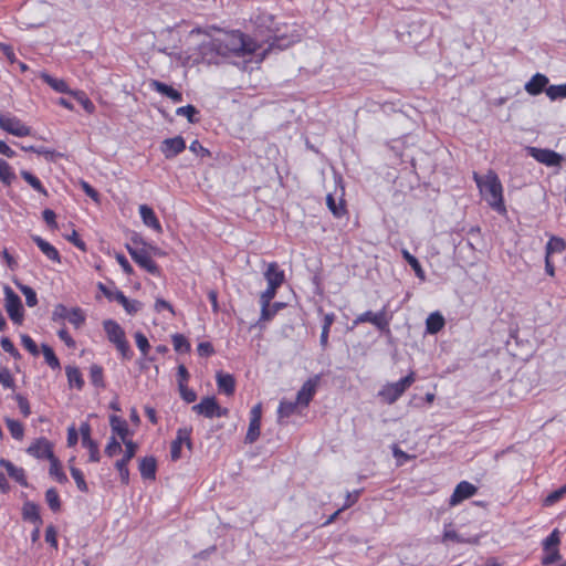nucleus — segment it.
Returning <instances> with one entry per match:
<instances>
[{
    "label": "nucleus",
    "mask_w": 566,
    "mask_h": 566,
    "mask_svg": "<svg viewBox=\"0 0 566 566\" xmlns=\"http://www.w3.org/2000/svg\"><path fill=\"white\" fill-rule=\"evenodd\" d=\"M560 543V536L559 531L554 530L543 542V548L544 549H553L558 548V545Z\"/></svg>",
    "instance_id": "5fc2aeb1"
},
{
    "label": "nucleus",
    "mask_w": 566,
    "mask_h": 566,
    "mask_svg": "<svg viewBox=\"0 0 566 566\" xmlns=\"http://www.w3.org/2000/svg\"><path fill=\"white\" fill-rule=\"evenodd\" d=\"M326 203H327L328 209L332 211V213L335 217L339 218V217H342L345 213V207H344L343 201H340L337 205L335 198L333 197V195H331V193L327 195Z\"/></svg>",
    "instance_id": "864d4df0"
},
{
    "label": "nucleus",
    "mask_w": 566,
    "mask_h": 566,
    "mask_svg": "<svg viewBox=\"0 0 566 566\" xmlns=\"http://www.w3.org/2000/svg\"><path fill=\"white\" fill-rule=\"evenodd\" d=\"M444 325V317L439 312L431 313L426 319V331L431 335L439 333Z\"/></svg>",
    "instance_id": "cd10ccee"
},
{
    "label": "nucleus",
    "mask_w": 566,
    "mask_h": 566,
    "mask_svg": "<svg viewBox=\"0 0 566 566\" xmlns=\"http://www.w3.org/2000/svg\"><path fill=\"white\" fill-rule=\"evenodd\" d=\"M216 379L219 391L224 392L227 396L233 395L235 390V380L232 375L219 371L217 373Z\"/></svg>",
    "instance_id": "a878e982"
},
{
    "label": "nucleus",
    "mask_w": 566,
    "mask_h": 566,
    "mask_svg": "<svg viewBox=\"0 0 566 566\" xmlns=\"http://www.w3.org/2000/svg\"><path fill=\"white\" fill-rule=\"evenodd\" d=\"M298 406H300V403L297 402V400H295V401L282 400L277 408L279 419L281 420L283 418L291 417L292 415H294L296 412V409Z\"/></svg>",
    "instance_id": "72a5a7b5"
},
{
    "label": "nucleus",
    "mask_w": 566,
    "mask_h": 566,
    "mask_svg": "<svg viewBox=\"0 0 566 566\" xmlns=\"http://www.w3.org/2000/svg\"><path fill=\"white\" fill-rule=\"evenodd\" d=\"M22 515L25 521H29L34 525L42 524V520L39 513V506L33 502L24 503L22 509Z\"/></svg>",
    "instance_id": "c756f323"
},
{
    "label": "nucleus",
    "mask_w": 566,
    "mask_h": 566,
    "mask_svg": "<svg viewBox=\"0 0 566 566\" xmlns=\"http://www.w3.org/2000/svg\"><path fill=\"white\" fill-rule=\"evenodd\" d=\"M70 472L76 483L77 489L82 492L87 493L88 486H87V483L85 482L83 472L75 467H71Z\"/></svg>",
    "instance_id": "3c124183"
},
{
    "label": "nucleus",
    "mask_w": 566,
    "mask_h": 566,
    "mask_svg": "<svg viewBox=\"0 0 566 566\" xmlns=\"http://www.w3.org/2000/svg\"><path fill=\"white\" fill-rule=\"evenodd\" d=\"M157 462L154 457H145L139 462L140 475L145 480H154L156 478Z\"/></svg>",
    "instance_id": "bb28decb"
},
{
    "label": "nucleus",
    "mask_w": 566,
    "mask_h": 566,
    "mask_svg": "<svg viewBox=\"0 0 566 566\" xmlns=\"http://www.w3.org/2000/svg\"><path fill=\"white\" fill-rule=\"evenodd\" d=\"M4 301H6V311L9 317L15 324H21L23 321V306L21 298L9 286L4 287Z\"/></svg>",
    "instance_id": "423d86ee"
},
{
    "label": "nucleus",
    "mask_w": 566,
    "mask_h": 566,
    "mask_svg": "<svg viewBox=\"0 0 566 566\" xmlns=\"http://www.w3.org/2000/svg\"><path fill=\"white\" fill-rule=\"evenodd\" d=\"M90 378L96 388L105 387L103 368L99 365L94 364L90 367Z\"/></svg>",
    "instance_id": "58836bf2"
},
{
    "label": "nucleus",
    "mask_w": 566,
    "mask_h": 566,
    "mask_svg": "<svg viewBox=\"0 0 566 566\" xmlns=\"http://www.w3.org/2000/svg\"><path fill=\"white\" fill-rule=\"evenodd\" d=\"M98 289L109 301L118 302L125 308L126 313L129 315L136 314L143 307V304L139 301L129 300L128 297L125 296V294L122 291L117 289L109 290L103 283H98Z\"/></svg>",
    "instance_id": "20e7f679"
},
{
    "label": "nucleus",
    "mask_w": 566,
    "mask_h": 566,
    "mask_svg": "<svg viewBox=\"0 0 566 566\" xmlns=\"http://www.w3.org/2000/svg\"><path fill=\"white\" fill-rule=\"evenodd\" d=\"M122 450V444L114 437H112L105 448V454L112 458L119 454Z\"/></svg>",
    "instance_id": "052dcab7"
},
{
    "label": "nucleus",
    "mask_w": 566,
    "mask_h": 566,
    "mask_svg": "<svg viewBox=\"0 0 566 566\" xmlns=\"http://www.w3.org/2000/svg\"><path fill=\"white\" fill-rule=\"evenodd\" d=\"M361 323H370L380 332H389L390 317L387 315L386 307H384L377 313L364 312L354 319V325Z\"/></svg>",
    "instance_id": "39448f33"
},
{
    "label": "nucleus",
    "mask_w": 566,
    "mask_h": 566,
    "mask_svg": "<svg viewBox=\"0 0 566 566\" xmlns=\"http://www.w3.org/2000/svg\"><path fill=\"white\" fill-rule=\"evenodd\" d=\"M27 452L36 459H48L51 461L56 458L53 453V444L46 438L35 439L28 447Z\"/></svg>",
    "instance_id": "9b49d317"
},
{
    "label": "nucleus",
    "mask_w": 566,
    "mask_h": 566,
    "mask_svg": "<svg viewBox=\"0 0 566 566\" xmlns=\"http://www.w3.org/2000/svg\"><path fill=\"white\" fill-rule=\"evenodd\" d=\"M474 180L480 188L486 202L497 212H505V206L503 201V189L501 181L495 172L489 171L488 175L482 179L478 174H474Z\"/></svg>",
    "instance_id": "f03ea898"
},
{
    "label": "nucleus",
    "mask_w": 566,
    "mask_h": 566,
    "mask_svg": "<svg viewBox=\"0 0 566 566\" xmlns=\"http://www.w3.org/2000/svg\"><path fill=\"white\" fill-rule=\"evenodd\" d=\"M527 153L535 160L548 167H558L563 161V156L552 149L527 147Z\"/></svg>",
    "instance_id": "6e6552de"
},
{
    "label": "nucleus",
    "mask_w": 566,
    "mask_h": 566,
    "mask_svg": "<svg viewBox=\"0 0 566 566\" xmlns=\"http://www.w3.org/2000/svg\"><path fill=\"white\" fill-rule=\"evenodd\" d=\"M401 254H402L403 259L408 262V264L415 271L416 276L420 280H424L426 274H424V271H423L420 262L418 261V259L416 256H413L412 254H410L409 251L406 249H403L401 251Z\"/></svg>",
    "instance_id": "473e14b6"
},
{
    "label": "nucleus",
    "mask_w": 566,
    "mask_h": 566,
    "mask_svg": "<svg viewBox=\"0 0 566 566\" xmlns=\"http://www.w3.org/2000/svg\"><path fill=\"white\" fill-rule=\"evenodd\" d=\"M546 95L552 99L566 98V83L560 85H551L546 90Z\"/></svg>",
    "instance_id": "09e8293b"
},
{
    "label": "nucleus",
    "mask_w": 566,
    "mask_h": 566,
    "mask_svg": "<svg viewBox=\"0 0 566 566\" xmlns=\"http://www.w3.org/2000/svg\"><path fill=\"white\" fill-rule=\"evenodd\" d=\"M41 348H42V353H43V356H44V359H45V363L52 368V369H57L60 368V360L59 358L56 357V355L54 354L53 349L46 345V344H42L41 345Z\"/></svg>",
    "instance_id": "a19ab883"
},
{
    "label": "nucleus",
    "mask_w": 566,
    "mask_h": 566,
    "mask_svg": "<svg viewBox=\"0 0 566 566\" xmlns=\"http://www.w3.org/2000/svg\"><path fill=\"white\" fill-rule=\"evenodd\" d=\"M0 465L4 468L10 478L15 480L20 485L28 486L25 473L22 468L15 467L11 461L0 458Z\"/></svg>",
    "instance_id": "b1692460"
},
{
    "label": "nucleus",
    "mask_w": 566,
    "mask_h": 566,
    "mask_svg": "<svg viewBox=\"0 0 566 566\" xmlns=\"http://www.w3.org/2000/svg\"><path fill=\"white\" fill-rule=\"evenodd\" d=\"M186 149V142L181 136L166 138L160 144V151L166 159H172Z\"/></svg>",
    "instance_id": "ddd939ff"
},
{
    "label": "nucleus",
    "mask_w": 566,
    "mask_h": 566,
    "mask_svg": "<svg viewBox=\"0 0 566 566\" xmlns=\"http://www.w3.org/2000/svg\"><path fill=\"white\" fill-rule=\"evenodd\" d=\"M443 542L452 541L457 543H468V544H475L478 543V537H463L459 533H457L454 530L446 528L443 532Z\"/></svg>",
    "instance_id": "c9c22d12"
},
{
    "label": "nucleus",
    "mask_w": 566,
    "mask_h": 566,
    "mask_svg": "<svg viewBox=\"0 0 566 566\" xmlns=\"http://www.w3.org/2000/svg\"><path fill=\"white\" fill-rule=\"evenodd\" d=\"M21 343L23 347L33 356L39 354V348L35 342L27 334L21 335Z\"/></svg>",
    "instance_id": "e2e57ef3"
},
{
    "label": "nucleus",
    "mask_w": 566,
    "mask_h": 566,
    "mask_svg": "<svg viewBox=\"0 0 566 566\" xmlns=\"http://www.w3.org/2000/svg\"><path fill=\"white\" fill-rule=\"evenodd\" d=\"M0 384L4 388H13L14 387V380L10 374V370L8 368H0Z\"/></svg>",
    "instance_id": "69168bd1"
},
{
    "label": "nucleus",
    "mask_w": 566,
    "mask_h": 566,
    "mask_svg": "<svg viewBox=\"0 0 566 566\" xmlns=\"http://www.w3.org/2000/svg\"><path fill=\"white\" fill-rule=\"evenodd\" d=\"M14 179L15 175L10 165L0 158V180L6 185H10Z\"/></svg>",
    "instance_id": "c03bdc74"
},
{
    "label": "nucleus",
    "mask_w": 566,
    "mask_h": 566,
    "mask_svg": "<svg viewBox=\"0 0 566 566\" xmlns=\"http://www.w3.org/2000/svg\"><path fill=\"white\" fill-rule=\"evenodd\" d=\"M413 381L415 375L413 373H410L400 380L384 386V388L379 391V396L382 397L387 403L391 405L402 396V394L413 384Z\"/></svg>",
    "instance_id": "7ed1b4c3"
},
{
    "label": "nucleus",
    "mask_w": 566,
    "mask_h": 566,
    "mask_svg": "<svg viewBox=\"0 0 566 566\" xmlns=\"http://www.w3.org/2000/svg\"><path fill=\"white\" fill-rule=\"evenodd\" d=\"M70 95H73L88 114L94 113L95 106L83 91H73Z\"/></svg>",
    "instance_id": "a18cd8bd"
},
{
    "label": "nucleus",
    "mask_w": 566,
    "mask_h": 566,
    "mask_svg": "<svg viewBox=\"0 0 566 566\" xmlns=\"http://www.w3.org/2000/svg\"><path fill=\"white\" fill-rule=\"evenodd\" d=\"M277 289V286L268 285V289L262 292L260 296L261 307H265L271 303V301L275 297Z\"/></svg>",
    "instance_id": "13d9d810"
},
{
    "label": "nucleus",
    "mask_w": 566,
    "mask_h": 566,
    "mask_svg": "<svg viewBox=\"0 0 566 566\" xmlns=\"http://www.w3.org/2000/svg\"><path fill=\"white\" fill-rule=\"evenodd\" d=\"M65 374H66L70 387H75L78 390H81L84 387V379H83L82 374L77 367L66 366Z\"/></svg>",
    "instance_id": "7c9ffc66"
},
{
    "label": "nucleus",
    "mask_w": 566,
    "mask_h": 566,
    "mask_svg": "<svg viewBox=\"0 0 566 566\" xmlns=\"http://www.w3.org/2000/svg\"><path fill=\"white\" fill-rule=\"evenodd\" d=\"M6 423H7V427L12 436V438L17 439V440H21L24 436V428H23V424L18 421V420H14V419H10L8 418L6 420Z\"/></svg>",
    "instance_id": "37998d69"
},
{
    "label": "nucleus",
    "mask_w": 566,
    "mask_h": 566,
    "mask_svg": "<svg viewBox=\"0 0 566 566\" xmlns=\"http://www.w3.org/2000/svg\"><path fill=\"white\" fill-rule=\"evenodd\" d=\"M283 307H284V303H281V302H276L273 305H271V303H270L268 306L261 307L260 321L268 322V321L272 319L275 316V314Z\"/></svg>",
    "instance_id": "79ce46f5"
},
{
    "label": "nucleus",
    "mask_w": 566,
    "mask_h": 566,
    "mask_svg": "<svg viewBox=\"0 0 566 566\" xmlns=\"http://www.w3.org/2000/svg\"><path fill=\"white\" fill-rule=\"evenodd\" d=\"M32 240L48 259L57 263L61 262L59 251L51 243H49L39 235H33Z\"/></svg>",
    "instance_id": "393cba45"
},
{
    "label": "nucleus",
    "mask_w": 566,
    "mask_h": 566,
    "mask_svg": "<svg viewBox=\"0 0 566 566\" xmlns=\"http://www.w3.org/2000/svg\"><path fill=\"white\" fill-rule=\"evenodd\" d=\"M41 77L49 86H51L54 91L59 93H73V91L69 88V85L64 80L55 78L46 73H43Z\"/></svg>",
    "instance_id": "2f4dec72"
},
{
    "label": "nucleus",
    "mask_w": 566,
    "mask_h": 566,
    "mask_svg": "<svg viewBox=\"0 0 566 566\" xmlns=\"http://www.w3.org/2000/svg\"><path fill=\"white\" fill-rule=\"evenodd\" d=\"M172 345L176 352L187 353L190 350V344L187 338L181 334L172 335Z\"/></svg>",
    "instance_id": "603ef678"
},
{
    "label": "nucleus",
    "mask_w": 566,
    "mask_h": 566,
    "mask_svg": "<svg viewBox=\"0 0 566 566\" xmlns=\"http://www.w3.org/2000/svg\"><path fill=\"white\" fill-rule=\"evenodd\" d=\"M45 500L49 507L53 512H57L61 509V501L57 491L54 488L49 489L45 492Z\"/></svg>",
    "instance_id": "de8ad7c7"
},
{
    "label": "nucleus",
    "mask_w": 566,
    "mask_h": 566,
    "mask_svg": "<svg viewBox=\"0 0 566 566\" xmlns=\"http://www.w3.org/2000/svg\"><path fill=\"white\" fill-rule=\"evenodd\" d=\"M298 34L275 33L266 49L256 43L249 35L240 31L219 32L200 45V54L208 63L218 64L220 59L243 57L258 55L262 61L265 54L274 49L284 50L298 41Z\"/></svg>",
    "instance_id": "f257e3e1"
},
{
    "label": "nucleus",
    "mask_w": 566,
    "mask_h": 566,
    "mask_svg": "<svg viewBox=\"0 0 566 566\" xmlns=\"http://www.w3.org/2000/svg\"><path fill=\"white\" fill-rule=\"evenodd\" d=\"M126 249L132 256V259L143 269H145L148 273L153 275L159 274V266L156 262L150 258L148 252L144 248L133 247L132 244H126Z\"/></svg>",
    "instance_id": "0eeeda50"
},
{
    "label": "nucleus",
    "mask_w": 566,
    "mask_h": 566,
    "mask_svg": "<svg viewBox=\"0 0 566 566\" xmlns=\"http://www.w3.org/2000/svg\"><path fill=\"white\" fill-rule=\"evenodd\" d=\"M103 327L107 335L108 340L111 343H113L114 345L126 339L125 332L117 322H115L113 319H106L103 323Z\"/></svg>",
    "instance_id": "6ab92c4d"
},
{
    "label": "nucleus",
    "mask_w": 566,
    "mask_h": 566,
    "mask_svg": "<svg viewBox=\"0 0 566 566\" xmlns=\"http://www.w3.org/2000/svg\"><path fill=\"white\" fill-rule=\"evenodd\" d=\"M566 248L565 241L558 237H552L545 247V255L551 256L553 253H562Z\"/></svg>",
    "instance_id": "f704fd0d"
},
{
    "label": "nucleus",
    "mask_w": 566,
    "mask_h": 566,
    "mask_svg": "<svg viewBox=\"0 0 566 566\" xmlns=\"http://www.w3.org/2000/svg\"><path fill=\"white\" fill-rule=\"evenodd\" d=\"M0 128L18 137L29 136L30 127L15 116L0 114Z\"/></svg>",
    "instance_id": "9d476101"
},
{
    "label": "nucleus",
    "mask_w": 566,
    "mask_h": 566,
    "mask_svg": "<svg viewBox=\"0 0 566 566\" xmlns=\"http://www.w3.org/2000/svg\"><path fill=\"white\" fill-rule=\"evenodd\" d=\"M135 340H136V345L139 348V350L142 352V354L144 356H146L148 350L150 349V345H149L147 337L143 333L137 332L135 334Z\"/></svg>",
    "instance_id": "0e129e2a"
},
{
    "label": "nucleus",
    "mask_w": 566,
    "mask_h": 566,
    "mask_svg": "<svg viewBox=\"0 0 566 566\" xmlns=\"http://www.w3.org/2000/svg\"><path fill=\"white\" fill-rule=\"evenodd\" d=\"M392 454L394 457L397 459V464L398 465H402L405 464L408 460L411 459V455H409L408 453L403 452L401 449H399L396 444L392 447Z\"/></svg>",
    "instance_id": "774afa93"
},
{
    "label": "nucleus",
    "mask_w": 566,
    "mask_h": 566,
    "mask_svg": "<svg viewBox=\"0 0 566 566\" xmlns=\"http://www.w3.org/2000/svg\"><path fill=\"white\" fill-rule=\"evenodd\" d=\"M18 289L25 296V303L29 307H34L38 304V297L35 291L24 284L17 283Z\"/></svg>",
    "instance_id": "49530a36"
},
{
    "label": "nucleus",
    "mask_w": 566,
    "mask_h": 566,
    "mask_svg": "<svg viewBox=\"0 0 566 566\" xmlns=\"http://www.w3.org/2000/svg\"><path fill=\"white\" fill-rule=\"evenodd\" d=\"M0 345L2 347V349L10 354L13 358L15 359H19L21 357L20 353L18 352V349L14 347L13 343L10 340V338L8 337H2L0 339Z\"/></svg>",
    "instance_id": "bf43d9fd"
},
{
    "label": "nucleus",
    "mask_w": 566,
    "mask_h": 566,
    "mask_svg": "<svg viewBox=\"0 0 566 566\" xmlns=\"http://www.w3.org/2000/svg\"><path fill=\"white\" fill-rule=\"evenodd\" d=\"M14 398L18 402V407H19L21 413L24 417H29L31 415V408H30V403H29L28 399L20 394L15 395Z\"/></svg>",
    "instance_id": "338daca9"
},
{
    "label": "nucleus",
    "mask_w": 566,
    "mask_h": 566,
    "mask_svg": "<svg viewBox=\"0 0 566 566\" xmlns=\"http://www.w3.org/2000/svg\"><path fill=\"white\" fill-rule=\"evenodd\" d=\"M80 432L82 436V444L83 447L90 450V461L98 462L99 461V451L97 443L91 439V428L88 423H82L80 427Z\"/></svg>",
    "instance_id": "f3484780"
},
{
    "label": "nucleus",
    "mask_w": 566,
    "mask_h": 566,
    "mask_svg": "<svg viewBox=\"0 0 566 566\" xmlns=\"http://www.w3.org/2000/svg\"><path fill=\"white\" fill-rule=\"evenodd\" d=\"M21 177L34 189L36 190L38 192L40 193H43V195H48V191L46 189L43 187L42 182L40 181V179L34 176L33 174H31L30 171H27V170H22L21 171Z\"/></svg>",
    "instance_id": "4c0bfd02"
},
{
    "label": "nucleus",
    "mask_w": 566,
    "mask_h": 566,
    "mask_svg": "<svg viewBox=\"0 0 566 566\" xmlns=\"http://www.w3.org/2000/svg\"><path fill=\"white\" fill-rule=\"evenodd\" d=\"M115 347L119 352V354L122 355L123 359H125V360L132 359L134 353H133V350H132L127 339H124V340L119 342L118 344L115 345Z\"/></svg>",
    "instance_id": "680f3d73"
},
{
    "label": "nucleus",
    "mask_w": 566,
    "mask_h": 566,
    "mask_svg": "<svg viewBox=\"0 0 566 566\" xmlns=\"http://www.w3.org/2000/svg\"><path fill=\"white\" fill-rule=\"evenodd\" d=\"M261 417L262 406L261 403H256L250 411V423L245 436L247 443H253L260 437Z\"/></svg>",
    "instance_id": "f8f14e48"
},
{
    "label": "nucleus",
    "mask_w": 566,
    "mask_h": 566,
    "mask_svg": "<svg viewBox=\"0 0 566 566\" xmlns=\"http://www.w3.org/2000/svg\"><path fill=\"white\" fill-rule=\"evenodd\" d=\"M176 114L178 116H185L189 123L195 124L199 122V118L197 115L199 114V111L193 105H186L178 107L176 109Z\"/></svg>",
    "instance_id": "ea45409f"
},
{
    "label": "nucleus",
    "mask_w": 566,
    "mask_h": 566,
    "mask_svg": "<svg viewBox=\"0 0 566 566\" xmlns=\"http://www.w3.org/2000/svg\"><path fill=\"white\" fill-rule=\"evenodd\" d=\"M137 448L138 446L134 441H125L124 457L115 462V468L117 469L120 481L124 484H128L129 482V470L127 464L135 457Z\"/></svg>",
    "instance_id": "1a4fd4ad"
},
{
    "label": "nucleus",
    "mask_w": 566,
    "mask_h": 566,
    "mask_svg": "<svg viewBox=\"0 0 566 566\" xmlns=\"http://www.w3.org/2000/svg\"><path fill=\"white\" fill-rule=\"evenodd\" d=\"M545 554L542 557V564L544 566L552 565L560 559V554L558 548L553 549H544Z\"/></svg>",
    "instance_id": "4d7b16f0"
},
{
    "label": "nucleus",
    "mask_w": 566,
    "mask_h": 566,
    "mask_svg": "<svg viewBox=\"0 0 566 566\" xmlns=\"http://www.w3.org/2000/svg\"><path fill=\"white\" fill-rule=\"evenodd\" d=\"M109 424H111L112 431L117 433L120 437V439L123 440V442L125 443V441H127L126 437L129 434V429H128L126 420H124L123 418H120L118 416L113 415L109 417Z\"/></svg>",
    "instance_id": "c85d7f7f"
},
{
    "label": "nucleus",
    "mask_w": 566,
    "mask_h": 566,
    "mask_svg": "<svg viewBox=\"0 0 566 566\" xmlns=\"http://www.w3.org/2000/svg\"><path fill=\"white\" fill-rule=\"evenodd\" d=\"M139 214H140V218L145 226L154 229L156 232L163 231V228H161V224H160L158 218L156 217L154 210L149 206H147V205L139 206Z\"/></svg>",
    "instance_id": "5701e85b"
},
{
    "label": "nucleus",
    "mask_w": 566,
    "mask_h": 566,
    "mask_svg": "<svg viewBox=\"0 0 566 566\" xmlns=\"http://www.w3.org/2000/svg\"><path fill=\"white\" fill-rule=\"evenodd\" d=\"M191 409L193 412L211 419L214 418V411L218 410V401L214 397H203Z\"/></svg>",
    "instance_id": "a211bd4d"
},
{
    "label": "nucleus",
    "mask_w": 566,
    "mask_h": 566,
    "mask_svg": "<svg viewBox=\"0 0 566 566\" xmlns=\"http://www.w3.org/2000/svg\"><path fill=\"white\" fill-rule=\"evenodd\" d=\"M149 86L157 93H160L167 96L168 98L172 99L175 103L182 102V94L179 91L175 90L172 86L167 85L166 83L153 80Z\"/></svg>",
    "instance_id": "aec40b11"
},
{
    "label": "nucleus",
    "mask_w": 566,
    "mask_h": 566,
    "mask_svg": "<svg viewBox=\"0 0 566 566\" xmlns=\"http://www.w3.org/2000/svg\"><path fill=\"white\" fill-rule=\"evenodd\" d=\"M318 384V376L307 379L297 391L296 400L300 406L307 407L313 399Z\"/></svg>",
    "instance_id": "dca6fc26"
},
{
    "label": "nucleus",
    "mask_w": 566,
    "mask_h": 566,
    "mask_svg": "<svg viewBox=\"0 0 566 566\" xmlns=\"http://www.w3.org/2000/svg\"><path fill=\"white\" fill-rule=\"evenodd\" d=\"M191 428H180L177 431L176 439L171 442L170 455L174 461H177L181 457V446L186 443L188 449L192 448L190 439Z\"/></svg>",
    "instance_id": "4468645a"
},
{
    "label": "nucleus",
    "mask_w": 566,
    "mask_h": 566,
    "mask_svg": "<svg viewBox=\"0 0 566 566\" xmlns=\"http://www.w3.org/2000/svg\"><path fill=\"white\" fill-rule=\"evenodd\" d=\"M548 84V78L544 74L536 73L532 76V78L525 84L524 88L530 95H538L544 90H546V85Z\"/></svg>",
    "instance_id": "4be33fe9"
},
{
    "label": "nucleus",
    "mask_w": 566,
    "mask_h": 566,
    "mask_svg": "<svg viewBox=\"0 0 566 566\" xmlns=\"http://www.w3.org/2000/svg\"><path fill=\"white\" fill-rule=\"evenodd\" d=\"M178 388H179L181 398L186 402L191 403V402L196 401L197 394L192 389L188 388L187 384H182V381H178Z\"/></svg>",
    "instance_id": "6e6d98bb"
},
{
    "label": "nucleus",
    "mask_w": 566,
    "mask_h": 566,
    "mask_svg": "<svg viewBox=\"0 0 566 566\" xmlns=\"http://www.w3.org/2000/svg\"><path fill=\"white\" fill-rule=\"evenodd\" d=\"M49 473L51 476H54L59 483L67 482V476L62 471L61 462L57 458H54L50 461Z\"/></svg>",
    "instance_id": "e433bc0d"
},
{
    "label": "nucleus",
    "mask_w": 566,
    "mask_h": 566,
    "mask_svg": "<svg viewBox=\"0 0 566 566\" xmlns=\"http://www.w3.org/2000/svg\"><path fill=\"white\" fill-rule=\"evenodd\" d=\"M74 327L80 328L85 322V315L78 307H74L70 311L66 318Z\"/></svg>",
    "instance_id": "8fccbe9b"
},
{
    "label": "nucleus",
    "mask_w": 566,
    "mask_h": 566,
    "mask_svg": "<svg viewBox=\"0 0 566 566\" xmlns=\"http://www.w3.org/2000/svg\"><path fill=\"white\" fill-rule=\"evenodd\" d=\"M476 491L478 489L475 485L468 481H462L455 486L452 495L450 496L449 504L451 506L458 505L462 501L473 496Z\"/></svg>",
    "instance_id": "2eb2a0df"
},
{
    "label": "nucleus",
    "mask_w": 566,
    "mask_h": 566,
    "mask_svg": "<svg viewBox=\"0 0 566 566\" xmlns=\"http://www.w3.org/2000/svg\"><path fill=\"white\" fill-rule=\"evenodd\" d=\"M264 277L268 282V285L280 287L285 280V274L284 271L279 268L277 263L272 262L268 265L264 272Z\"/></svg>",
    "instance_id": "412c9836"
}]
</instances>
